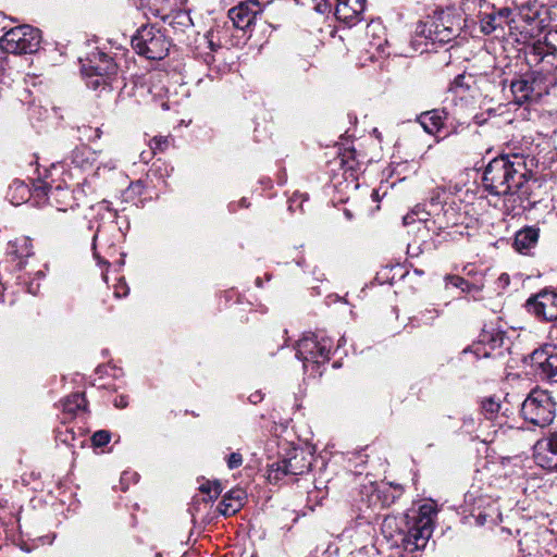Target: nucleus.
<instances>
[{
  "instance_id": "34",
  "label": "nucleus",
  "mask_w": 557,
  "mask_h": 557,
  "mask_svg": "<svg viewBox=\"0 0 557 557\" xmlns=\"http://www.w3.org/2000/svg\"><path fill=\"white\" fill-rule=\"evenodd\" d=\"M111 441V433L107 430H100L92 434L91 444L94 447H103Z\"/></svg>"
},
{
  "instance_id": "27",
  "label": "nucleus",
  "mask_w": 557,
  "mask_h": 557,
  "mask_svg": "<svg viewBox=\"0 0 557 557\" xmlns=\"http://www.w3.org/2000/svg\"><path fill=\"white\" fill-rule=\"evenodd\" d=\"M72 416L88 414V401L85 397V391H76L72 393Z\"/></svg>"
},
{
  "instance_id": "16",
  "label": "nucleus",
  "mask_w": 557,
  "mask_h": 557,
  "mask_svg": "<svg viewBox=\"0 0 557 557\" xmlns=\"http://www.w3.org/2000/svg\"><path fill=\"white\" fill-rule=\"evenodd\" d=\"M186 0H144L145 14L166 22L173 11L185 7Z\"/></svg>"
},
{
  "instance_id": "1",
  "label": "nucleus",
  "mask_w": 557,
  "mask_h": 557,
  "mask_svg": "<svg viewBox=\"0 0 557 557\" xmlns=\"http://www.w3.org/2000/svg\"><path fill=\"white\" fill-rule=\"evenodd\" d=\"M530 175L523 154H502L485 166L482 182L491 195L505 197L508 211L519 214L532 205Z\"/></svg>"
},
{
  "instance_id": "41",
  "label": "nucleus",
  "mask_w": 557,
  "mask_h": 557,
  "mask_svg": "<svg viewBox=\"0 0 557 557\" xmlns=\"http://www.w3.org/2000/svg\"><path fill=\"white\" fill-rule=\"evenodd\" d=\"M543 38L547 40L548 45L557 48V29L548 30Z\"/></svg>"
},
{
  "instance_id": "6",
  "label": "nucleus",
  "mask_w": 557,
  "mask_h": 557,
  "mask_svg": "<svg viewBox=\"0 0 557 557\" xmlns=\"http://www.w3.org/2000/svg\"><path fill=\"white\" fill-rule=\"evenodd\" d=\"M40 42V30L24 24L12 27L2 35L0 48L12 54H32L38 51Z\"/></svg>"
},
{
  "instance_id": "24",
  "label": "nucleus",
  "mask_w": 557,
  "mask_h": 557,
  "mask_svg": "<svg viewBox=\"0 0 557 557\" xmlns=\"http://www.w3.org/2000/svg\"><path fill=\"white\" fill-rule=\"evenodd\" d=\"M437 513V505L433 499L424 500L418 508V512L412 519L422 523V521H428L429 525L434 527V519Z\"/></svg>"
},
{
  "instance_id": "46",
  "label": "nucleus",
  "mask_w": 557,
  "mask_h": 557,
  "mask_svg": "<svg viewBox=\"0 0 557 557\" xmlns=\"http://www.w3.org/2000/svg\"><path fill=\"white\" fill-rule=\"evenodd\" d=\"M474 425V419L469 416L463 418V426L465 428H472Z\"/></svg>"
},
{
  "instance_id": "55",
  "label": "nucleus",
  "mask_w": 557,
  "mask_h": 557,
  "mask_svg": "<svg viewBox=\"0 0 557 557\" xmlns=\"http://www.w3.org/2000/svg\"><path fill=\"white\" fill-rule=\"evenodd\" d=\"M22 548L25 549L26 552H30V549L26 546L25 547L23 546Z\"/></svg>"
},
{
  "instance_id": "52",
  "label": "nucleus",
  "mask_w": 557,
  "mask_h": 557,
  "mask_svg": "<svg viewBox=\"0 0 557 557\" xmlns=\"http://www.w3.org/2000/svg\"><path fill=\"white\" fill-rule=\"evenodd\" d=\"M345 214H346V216H347L348 219H350V218H351V214H350V212H349V211H346V212H345Z\"/></svg>"
},
{
  "instance_id": "56",
  "label": "nucleus",
  "mask_w": 557,
  "mask_h": 557,
  "mask_svg": "<svg viewBox=\"0 0 557 557\" xmlns=\"http://www.w3.org/2000/svg\"><path fill=\"white\" fill-rule=\"evenodd\" d=\"M391 487H392V488H395V487H399V485L391 484Z\"/></svg>"
},
{
  "instance_id": "19",
  "label": "nucleus",
  "mask_w": 557,
  "mask_h": 557,
  "mask_svg": "<svg viewBox=\"0 0 557 557\" xmlns=\"http://www.w3.org/2000/svg\"><path fill=\"white\" fill-rule=\"evenodd\" d=\"M434 527L429 525L428 521H419L411 518L407 533V541L412 544L414 548H424L429 539L432 536Z\"/></svg>"
},
{
  "instance_id": "2",
  "label": "nucleus",
  "mask_w": 557,
  "mask_h": 557,
  "mask_svg": "<svg viewBox=\"0 0 557 557\" xmlns=\"http://www.w3.org/2000/svg\"><path fill=\"white\" fill-rule=\"evenodd\" d=\"M81 76L86 86L94 90L106 88L117 65L106 52L101 51L94 40L82 41L77 45Z\"/></svg>"
},
{
  "instance_id": "35",
  "label": "nucleus",
  "mask_w": 557,
  "mask_h": 557,
  "mask_svg": "<svg viewBox=\"0 0 557 557\" xmlns=\"http://www.w3.org/2000/svg\"><path fill=\"white\" fill-rule=\"evenodd\" d=\"M170 141L169 136H156L150 140V147L153 153L163 152L170 146Z\"/></svg>"
},
{
  "instance_id": "40",
  "label": "nucleus",
  "mask_w": 557,
  "mask_h": 557,
  "mask_svg": "<svg viewBox=\"0 0 557 557\" xmlns=\"http://www.w3.org/2000/svg\"><path fill=\"white\" fill-rule=\"evenodd\" d=\"M532 50H533V53L535 55L541 58V60H544L545 58H548L547 57V52L545 51L546 47H544V45H543V39L535 41L533 44Z\"/></svg>"
},
{
  "instance_id": "38",
  "label": "nucleus",
  "mask_w": 557,
  "mask_h": 557,
  "mask_svg": "<svg viewBox=\"0 0 557 557\" xmlns=\"http://www.w3.org/2000/svg\"><path fill=\"white\" fill-rule=\"evenodd\" d=\"M70 429L65 422H62V426L55 430V441L67 445V433Z\"/></svg>"
},
{
  "instance_id": "51",
  "label": "nucleus",
  "mask_w": 557,
  "mask_h": 557,
  "mask_svg": "<svg viewBox=\"0 0 557 557\" xmlns=\"http://www.w3.org/2000/svg\"><path fill=\"white\" fill-rule=\"evenodd\" d=\"M343 342H345V338L341 337V339L338 341V347L342 345Z\"/></svg>"
},
{
  "instance_id": "4",
  "label": "nucleus",
  "mask_w": 557,
  "mask_h": 557,
  "mask_svg": "<svg viewBox=\"0 0 557 557\" xmlns=\"http://www.w3.org/2000/svg\"><path fill=\"white\" fill-rule=\"evenodd\" d=\"M333 341L323 333H310L298 341L296 356L302 361L305 371L318 373L320 367L330 360Z\"/></svg>"
},
{
  "instance_id": "11",
  "label": "nucleus",
  "mask_w": 557,
  "mask_h": 557,
  "mask_svg": "<svg viewBox=\"0 0 557 557\" xmlns=\"http://www.w3.org/2000/svg\"><path fill=\"white\" fill-rule=\"evenodd\" d=\"M533 458L539 467L557 470V434L539 441L534 446Z\"/></svg>"
},
{
  "instance_id": "12",
  "label": "nucleus",
  "mask_w": 557,
  "mask_h": 557,
  "mask_svg": "<svg viewBox=\"0 0 557 557\" xmlns=\"http://www.w3.org/2000/svg\"><path fill=\"white\" fill-rule=\"evenodd\" d=\"M531 367L542 379H552L557 374V354L552 347L534 350L530 355Z\"/></svg>"
},
{
  "instance_id": "21",
  "label": "nucleus",
  "mask_w": 557,
  "mask_h": 557,
  "mask_svg": "<svg viewBox=\"0 0 557 557\" xmlns=\"http://www.w3.org/2000/svg\"><path fill=\"white\" fill-rule=\"evenodd\" d=\"M8 197L10 199V202L14 206H18L30 198L33 199L34 203L40 205L41 203V197L35 196V189L32 191L28 186L21 181H14L10 187Z\"/></svg>"
},
{
  "instance_id": "3",
  "label": "nucleus",
  "mask_w": 557,
  "mask_h": 557,
  "mask_svg": "<svg viewBox=\"0 0 557 557\" xmlns=\"http://www.w3.org/2000/svg\"><path fill=\"white\" fill-rule=\"evenodd\" d=\"M172 46L165 30L154 24L140 26L132 37V47L141 57L148 60L164 59Z\"/></svg>"
},
{
  "instance_id": "33",
  "label": "nucleus",
  "mask_w": 557,
  "mask_h": 557,
  "mask_svg": "<svg viewBox=\"0 0 557 557\" xmlns=\"http://www.w3.org/2000/svg\"><path fill=\"white\" fill-rule=\"evenodd\" d=\"M438 315L440 311L436 308H425L413 320H417L419 323L431 324Z\"/></svg>"
},
{
  "instance_id": "31",
  "label": "nucleus",
  "mask_w": 557,
  "mask_h": 557,
  "mask_svg": "<svg viewBox=\"0 0 557 557\" xmlns=\"http://www.w3.org/2000/svg\"><path fill=\"white\" fill-rule=\"evenodd\" d=\"M327 495V490H309L307 493V506L310 510H314L315 506L321 505Z\"/></svg>"
},
{
  "instance_id": "53",
  "label": "nucleus",
  "mask_w": 557,
  "mask_h": 557,
  "mask_svg": "<svg viewBox=\"0 0 557 557\" xmlns=\"http://www.w3.org/2000/svg\"><path fill=\"white\" fill-rule=\"evenodd\" d=\"M462 78H463V76H461V75H460V76H458V77L456 78V83H458V82H459L460 79H462Z\"/></svg>"
},
{
  "instance_id": "49",
  "label": "nucleus",
  "mask_w": 557,
  "mask_h": 557,
  "mask_svg": "<svg viewBox=\"0 0 557 557\" xmlns=\"http://www.w3.org/2000/svg\"><path fill=\"white\" fill-rule=\"evenodd\" d=\"M127 293H128V288H127V287H125V290L123 292V294H121L119 290H116V292H115V295H116L117 297H121V296H126V295H127Z\"/></svg>"
},
{
  "instance_id": "45",
  "label": "nucleus",
  "mask_w": 557,
  "mask_h": 557,
  "mask_svg": "<svg viewBox=\"0 0 557 557\" xmlns=\"http://www.w3.org/2000/svg\"><path fill=\"white\" fill-rule=\"evenodd\" d=\"M87 150H88V149H87L86 147H83L81 150H78V149H77V150L74 152V154L72 153V163H78V161H77V157H78L77 154H78V152H79L81 154H84V153H85V151H87Z\"/></svg>"
},
{
  "instance_id": "7",
  "label": "nucleus",
  "mask_w": 557,
  "mask_h": 557,
  "mask_svg": "<svg viewBox=\"0 0 557 557\" xmlns=\"http://www.w3.org/2000/svg\"><path fill=\"white\" fill-rule=\"evenodd\" d=\"M480 8L479 21L481 32L485 35H490L497 29H504L505 25H509L511 20L512 11L509 8L496 9L494 4L488 3L485 0H463L461 3V10L468 16V11Z\"/></svg>"
},
{
  "instance_id": "28",
  "label": "nucleus",
  "mask_w": 557,
  "mask_h": 557,
  "mask_svg": "<svg viewBox=\"0 0 557 557\" xmlns=\"http://www.w3.org/2000/svg\"><path fill=\"white\" fill-rule=\"evenodd\" d=\"M446 281L449 284H451L453 286L460 288L461 290L467 292V293L481 290L480 286L469 283L463 277L458 276V275H448V276H446Z\"/></svg>"
},
{
  "instance_id": "43",
  "label": "nucleus",
  "mask_w": 557,
  "mask_h": 557,
  "mask_svg": "<svg viewBox=\"0 0 557 557\" xmlns=\"http://www.w3.org/2000/svg\"><path fill=\"white\" fill-rule=\"evenodd\" d=\"M510 283V278H509V275L506 274V273H503L499 277H498V284L499 286L502 287H506L508 286Z\"/></svg>"
},
{
  "instance_id": "47",
  "label": "nucleus",
  "mask_w": 557,
  "mask_h": 557,
  "mask_svg": "<svg viewBox=\"0 0 557 557\" xmlns=\"http://www.w3.org/2000/svg\"><path fill=\"white\" fill-rule=\"evenodd\" d=\"M261 399H262V396H261V394H259V393L252 394V395L249 397V400H250L252 404H257V403H259Z\"/></svg>"
},
{
  "instance_id": "50",
  "label": "nucleus",
  "mask_w": 557,
  "mask_h": 557,
  "mask_svg": "<svg viewBox=\"0 0 557 557\" xmlns=\"http://www.w3.org/2000/svg\"><path fill=\"white\" fill-rule=\"evenodd\" d=\"M256 284H257V286L261 287L262 283H261V280L259 277L256 280Z\"/></svg>"
},
{
  "instance_id": "18",
  "label": "nucleus",
  "mask_w": 557,
  "mask_h": 557,
  "mask_svg": "<svg viewBox=\"0 0 557 557\" xmlns=\"http://www.w3.org/2000/svg\"><path fill=\"white\" fill-rule=\"evenodd\" d=\"M446 196V191L443 188H435L432 190L430 196V207L431 210L426 214H434L440 220V213L437 210L443 211V215L446 219L445 225H456L458 223L457 219H454V208L451 205H447V202L444 200V197Z\"/></svg>"
},
{
  "instance_id": "17",
  "label": "nucleus",
  "mask_w": 557,
  "mask_h": 557,
  "mask_svg": "<svg viewBox=\"0 0 557 557\" xmlns=\"http://www.w3.org/2000/svg\"><path fill=\"white\" fill-rule=\"evenodd\" d=\"M247 499L246 490H227L216 505V511L225 517L238 512Z\"/></svg>"
},
{
  "instance_id": "22",
  "label": "nucleus",
  "mask_w": 557,
  "mask_h": 557,
  "mask_svg": "<svg viewBox=\"0 0 557 557\" xmlns=\"http://www.w3.org/2000/svg\"><path fill=\"white\" fill-rule=\"evenodd\" d=\"M446 115L444 110H431L421 113L418 120L426 133L435 134L444 126Z\"/></svg>"
},
{
  "instance_id": "29",
  "label": "nucleus",
  "mask_w": 557,
  "mask_h": 557,
  "mask_svg": "<svg viewBox=\"0 0 557 557\" xmlns=\"http://www.w3.org/2000/svg\"><path fill=\"white\" fill-rule=\"evenodd\" d=\"M369 491H370V493L367 494V496L369 497V502L373 506H376L377 503H381V507H386V506L391 505V503L394 502V498L392 500H389L387 498L386 493L388 490L376 488V490H369Z\"/></svg>"
},
{
  "instance_id": "48",
  "label": "nucleus",
  "mask_w": 557,
  "mask_h": 557,
  "mask_svg": "<svg viewBox=\"0 0 557 557\" xmlns=\"http://www.w3.org/2000/svg\"><path fill=\"white\" fill-rule=\"evenodd\" d=\"M67 400L69 398L67 397H64L62 400H61V405L63 407V410L65 411L66 410V407H67Z\"/></svg>"
},
{
  "instance_id": "57",
  "label": "nucleus",
  "mask_w": 557,
  "mask_h": 557,
  "mask_svg": "<svg viewBox=\"0 0 557 557\" xmlns=\"http://www.w3.org/2000/svg\"><path fill=\"white\" fill-rule=\"evenodd\" d=\"M554 557H557V555H556V556H554Z\"/></svg>"
},
{
  "instance_id": "54",
  "label": "nucleus",
  "mask_w": 557,
  "mask_h": 557,
  "mask_svg": "<svg viewBox=\"0 0 557 557\" xmlns=\"http://www.w3.org/2000/svg\"><path fill=\"white\" fill-rule=\"evenodd\" d=\"M210 47H211V49H212V50H214V49H215V47H214V45H213V42H212V41H210Z\"/></svg>"
},
{
  "instance_id": "26",
  "label": "nucleus",
  "mask_w": 557,
  "mask_h": 557,
  "mask_svg": "<svg viewBox=\"0 0 557 557\" xmlns=\"http://www.w3.org/2000/svg\"><path fill=\"white\" fill-rule=\"evenodd\" d=\"M11 253H14L16 258L23 259L33 256V244L29 237L16 238L10 243Z\"/></svg>"
},
{
  "instance_id": "44",
  "label": "nucleus",
  "mask_w": 557,
  "mask_h": 557,
  "mask_svg": "<svg viewBox=\"0 0 557 557\" xmlns=\"http://www.w3.org/2000/svg\"><path fill=\"white\" fill-rule=\"evenodd\" d=\"M114 405H115V407H117V408H125V407L128 405V403H127L126 397L121 396V397H119V398H116V399L114 400Z\"/></svg>"
},
{
  "instance_id": "20",
  "label": "nucleus",
  "mask_w": 557,
  "mask_h": 557,
  "mask_svg": "<svg viewBox=\"0 0 557 557\" xmlns=\"http://www.w3.org/2000/svg\"><path fill=\"white\" fill-rule=\"evenodd\" d=\"M534 84L535 79L532 77H520L511 82L510 89L517 104L521 106L528 101H532L540 95H534Z\"/></svg>"
},
{
  "instance_id": "37",
  "label": "nucleus",
  "mask_w": 557,
  "mask_h": 557,
  "mask_svg": "<svg viewBox=\"0 0 557 557\" xmlns=\"http://www.w3.org/2000/svg\"><path fill=\"white\" fill-rule=\"evenodd\" d=\"M221 491L222 490H199L200 493L195 497L196 502H200V500L207 502V500L216 499L219 497Z\"/></svg>"
},
{
  "instance_id": "25",
  "label": "nucleus",
  "mask_w": 557,
  "mask_h": 557,
  "mask_svg": "<svg viewBox=\"0 0 557 557\" xmlns=\"http://www.w3.org/2000/svg\"><path fill=\"white\" fill-rule=\"evenodd\" d=\"M175 30H184L191 26V18L184 8L173 11L171 17L165 22Z\"/></svg>"
},
{
  "instance_id": "8",
  "label": "nucleus",
  "mask_w": 557,
  "mask_h": 557,
  "mask_svg": "<svg viewBox=\"0 0 557 557\" xmlns=\"http://www.w3.org/2000/svg\"><path fill=\"white\" fill-rule=\"evenodd\" d=\"M521 414L530 423L544 428L555 418V403L546 391L534 389L522 403Z\"/></svg>"
},
{
  "instance_id": "42",
  "label": "nucleus",
  "mask_w": 557,
  "mask_h": 557,
  "mask_svg": "<svg viewBox=\"0 0 557 557\" xmlns=\"http://www.w3.org/2000/svg\"><path fill=\"white\" fill-rule=\"evenodd\" d=\"M543 45L546 47L547 57L557 58V48L547 44V40L543 38Z\"/></svg>"
},
{
  "instance_id": "15",
  "label": "nucleus",
  "mask_w": 557,
  "mask_h": 557,
  "mask_svg": "<svg viewBox=\"0 0 557 557\" xmlns=\"http://www.w3.org/2000/svg\"><path fill=\"white\" fill-rule=\"evenodd\" d=\"M366 0H336L335 16L347 25H355L361 20Z\"/></svg>"
},
{
  "instance_id": "39",
  "label": "nucleus",
  "mask_w": 557,
  "mask_h": 557,
  "mask_svg": "<svg viewBox=\"0 0 557 557\" xmlns=\"http://www.w3.org/2000/svg\"><path fill=\"white\" fill-rule=\"evenodd\" d=\"M226 461L230 469H236L242 466L243 456L239 453H232Z\"/></svg>"
},
{
  "instance_id": "23",
  "label": "nucleus",
  "mask_w": 557,
  "mask_h": 557,
  "mask_svg": "<svg viewBox=\"0 0 557 557\" xmlns=\"http://www.w3.org/2000/svg\"><path fill=\"white\" fill-rule=\"evenodd\" d=\"M539 239V230L534 227H525L519 231L515 237V246L518 250L529 249Z\"/></svg>"
},
{
  "instance_id": "32",
  "label": "nucleus",
  "mask_w": 557,
  "mask_h": 557,
  "mask_svg": "<svg viewBox=\"0 0 557 557\" xmlns=\"http://www.w3.org/2000/svg\"><path fill=\"white\" fill-rule=\"evenodd\" d=\"M417 219H418V224H417L418 232L426 234L428 227L425 225V220H423L422 218H419V212L417 210H413L404 216V224L405 225L416 224Z\"/></svg>"
},
{
  "instance_id": "9",
  "label": "nucleus",
  "mask_w": 557,
  "mask_h": 557,
  "mask_svg": "<svg viewBox=\"0 0 557 557\" xmlns=\"http://www.w3.org/2000/svg\"><path fill=\"white\" fill-rule=\"evenodd\" d=\"M525 309L543 321H554L557 319V292L544 288L537 294L531 296L525 302Z\"/></svg>"
},
{
  "instance_id": "13",
  "label": "nucleus",
  "mask_w": 557,
  "mask_h": 557,
  "mask_svg": "<svg viewBox=\"0 0 557 557\" xmlns=\"http://www.w3.org/2000/svg\"><path fill=\"white\" fill-rule=\"evenodd\" d=\"M261 12L259 3L257 1L242 2L237 7L232 8L228 11V17L232 21L234 27L245 30L249 28L257 15Z\"/></svg>"
},
{
  "instance_id": "36",
  "label": "nucleus",
  "mask_w": 557,
  "mask_h": 557,
  "mask_svg": "<svg viewBox=\"0 0 557 557\" xmlns=\"http://www.w3.org/2000/svg\"><path fill=\"white\" fill-rule=\"evenodd\" d=\"M139 474L132 470H126L121 474L120 483L122 487H129L131 485H136L139 482Z\"/></svg>"
},
{
  "instance_id": "10",
  "label": "nucleus",
  "mask_w": 557,
  "mask_h": 557,
  "mask_svg": "<svg viewBox=\"0 0 557 557\" xmlns=\"http://www.w3.org/2000/svg\"><path fill=\"white\" fill-rule=\"evenodd\" d=\"M309 468V462H304L301 466H298V456L295 455L289 459L277 462L275 468L272 467L269 471L268 480L271 484H277L280 482L286 485L293 484L295 476L305 473Z\"/></svg>"
},
{
  "instance_id": "5",
  "label": "nucleus",
  "mask_w": 557,
  "mask_h": 557,
  "mask_svg": "<svg viewBox=\"0 0 557 557\" xmlns=\"http://www.w3.org/2000/svg\"><path fill=\"white\" fill-rule=\"evenodd\" d=\"M460 21V16L451 11H441L425 22L420 23L416 28V34L432 42H449L459 34L461 29Z\"/></svg>"
},
{
  "instance_id": "30",
  "label": "nucleus",
  "mask_w": 557,
  "mask_h": 557,
  "mask_svg": "<svg viewBox=\"0 0 557 557\" xmlns=\"http://www.w3.org/2000/svg\"><path fill=\"white\" fill-rule=\"evenodd\" d=\"M481 409H482V412L485 416V418L491 420L499 411L500 404L498 400L490 397V398L482 400Z\"/></svg>"
},
{
  "instance_id": "14",
  "label": "nucleus",
  "mask_w": 557,
  "mask_h": 557,
  "mask_svg": "<svg viewBox=\"0 0 557 557\" xmlns=\"http://www.w3.org/2000/svg\"><path fill=\"white\" fill-rule=\"evenodd\" d=\"M35 196L41 197L44 201H49L50 205L55 206L59 211H67L66 205L70 199V193L67 188L61 184L48 186L47 184L40 183L35 186Z\"/></svg>"
}]
</instances>
